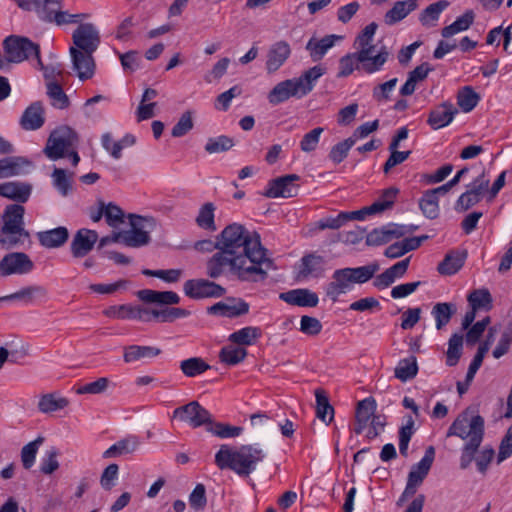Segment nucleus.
<instances>
[{"label":"nucleus","instance_id":"obj_1","mask_svg":"<svg viewBox=\"0 0 512 512\" xmlns=\"http://www.w3.org/2000/svg\"><path fill=\"white\" fill-rule=\"evenodd\" d=\"M220 251L206 263V274L212 279L221 277L226 269L241 281L258 282L275 270L274 261L267 256L257 233L248 231L243 225L232 223L218 234Z\"/></svg>","mask_w":512,"mask_h":512},{"label":"nucleus","instance_id":"obj_2","mask_svg":"<svg viewBox=\"0 0 512 512\" xmlns=\"http://www.w3.org/2000/svg\"><path fill=\"white\" fill-rule=\"evenodd\" d=\"M264 458V451L257 446L249 444L235 449L224 444L215 454V464L221 470L230 469L241 477H248Z\"/></svg>","mask_w":512,"mask_h":512},{"label":"nucleus","instance_id":"obj_3","mask_svg":"<svg viewBox=\"0 0 512 512\" xmlns=\"http://www.w3.org/2000/svg\"><path fill=\"white\" fill-rule=\"evenodd\" d=\"M78 144V134L71 127L63 125L50 133L43 152L52 161L68 157L72 165L77 166L80 161Z\"/></svg>","mask_w":512,"mask_h":512},{"label":"nucleus","instance_id":"obj_4","mask_svg":"<svg viewBox=\"0 0 512 512\" xmlns=\"http://www.w3.org/2000/svg\"><path fill=\"white\" fill-rule=\"evenodd\" d=\"M378 25L375 22L368 24L356 37L354 45L359 49V58L363 62L367 74H373L382 70V67L389 58L386 48H381L376 55H372L375 46L372 44L373 37Z\"/></svg>","mask_w":512,"mask_h":512},{"label":"nucleus","instance_id":"obj_5","mask_svg":"<svg viewBox=\"0 0 512 512\" xmlns=\"http://www.w3.org/2000/svg\"><path fill=\"white\" fill-rule=\"evenodd\" d=\"M4 54L9 63H20L34 56L38 65H42L39 45L26 37L11 35L3 41Z\"/></svg>","mask_w":512,"mask_h":512},{"label":"nucleus","instance_id":"obj_6","mask_svg":"<svg viewBox=\"0 0 512 512\" xmlns=\"http://www.w3.org/2000/svg\"><path fill=\"white\" fill-rule=\"evenodd\" d=\"M457 436L461 439L472 441L474 437H479L481 443L484 436V419L480 415L470 416L469 411L462 412L449 427L446 437Z\"/></svg>","mask_w":512,"mask_h":512},{"label":"nucleus","instance_id":"obj_7","mask_svg":"<svg viewBox=\"0 0 512 512\" xmlns=\"http://www.w3.org/2000/svg\"><path fill=\"white\" fill-rule=\"evenodd\" d=\"M130 230L122 231L123 244L128 247H141L150 242L149 232L154 227L153 218H146L131 214Z\"/></svg>","mask_w":512,"mask_h":512},{"label":"nucleus","instance_id":"obj_8","mask_svg":"<svg viewBox=\"0 0 512 512\" xmlns=\"http://www.w3.org/2000/svg\"><path fill=\"white\" fill-rule=\"evenodd\" d=\"M172 417L181 422L189 424L192 428L211 424L212 415L198 401H191L186 405L180 406L173 411Z\"/></svg>","mask_w":512,"mask_h":512},{"label":"nucleus","instance_id":"obj_9","mask_svg":"<svg viewBox=\"0 0 512 512\" xmlns=\"http://www.w3.org/2000/svg\"><path fill=\"white\" fill-rule=\"evenodd\" d=\"M34 269V263L30 257L23 252H11L0 260V275H24Z\"/></svg>","mask_w":512,"mask_h":512},{"label":"nucleus","instance_id":"obj_10","mask_svg":"<svg viewBox=\"0 0 512 512\" xmlns=\"http://www.w3.org/2000/svg\"><path fill=\"white\" fill-rule=\"evenodd\" d=\"M183 290L185 295L192 299L218 298L226 293L224 287L206 279L187 280L183 285Z\"/></svg>","mask_w":512,"mask_h":512},{"label":"nucleus","instance_id":"obj_11","mask_svg":"<svg viewBox=\"0 0 512 512\" xmlns=\"http://www.w3.org/2000/svg\"><path fill=\"white\" fill-rule=\"evenodd\" d=\"M73 46L76 50L96 52L100 45V34L92 23L80 24L72 34Z\"/></svg>","mask_w":512,"mask_h":512},{"label":"nucleus","instance_id":"obj_12","mask_svg":"<svg viewBox=\"0 0 512 512\" xmlns=\"http://www.w3.org/2000/svg\"><path fill=\"white\" fill-rule=\"evenodd\" d=\"M69 53L72 60V69L81 81L91 79L95 73V52L76 50L70 48Z\"/></svg>","mask_w":512,"mask_h":512},{"label":"nucleus","instance_id":"obj_13","mask_svg":"<svg viewBox=\"0 0 512 512\" xmlns=\"http://www.w3.org/2000/svg\"><path fill=\"white\" fill-rule=\"evenodd\" d=\"M353 281L349 274V267L337 269L333 272L331 281L325 288L326 296L332 301L336 302L339 296L346 294L353 288Z\"/></svg>","mask_w":512,"mask_h":512},{"label":"nucleus","instance_id":"obj_14","mask_svg":"<svg viewBox=\"0 0 512 512\" xmlns=\"http://www.w3.org/2000/svg\"><path fill=\"white\" fill-rule=\"evenodd\" d=\"M298 179L299 176L296 174H289L276 178L269 182L268 188L264 192V196L268 198L294 197L297 195L299 187L293 184V182Z\"/></svg>","mask_w":512,"mask_h":512},{"label":"nucleus","instance_id":"obj_15","mask_svg":"<svg viewBox=\"0 0 512 512\" xmlns=\"http://www.w3.org/2000/svg\"><path fill=\"white\" fill-rule=\"evenodd\" d=\"M98 241V233L86 228L79 229L70 243V251L74 258H83L94 248Z\"/></svg>","mask_w":512,"mask_h":512},{"label":"nucleus","instance_id":"obj_16","mask_svg":"<svg viewBox=\"0 0 512 512\" xmlns=\"http://www.w3.org/2000/svg\"><path fill=\"white\" fill-rule=\"evenodd\" d=\"M249 312V304L241 298H227L226 301L217 302L208 308V313L234 318Z\"/></svg>","mask_w":512,"mask_h":512},{"label":"nucleus","instance_id":"obj_17","mask_svg":"<svg viewBox=\"0 0 512 512\" xmlns=\"http://www.w3.org/2000/svg\"><path fill=\"white\" fill-rule=\"evenodd\" d=\"M303 98L294 78L277 83L268 93L267 99L271 105H278L290 98Z\"/></svg>","mask_w":512,"mask_h":512},{"label":"nucleus","instance_id":"obj_18","mask_svg":"<svg viewBox=\"0 0 512 512\" xmlns=\"http://www.w3.org/2000/svg\"><path fill=\"white\" fill-rule=\"evenodd\" d=\"M45 123V107L41 101L31 103L23 112L19 124L26 131L40 129Z\"/></svg>","mask_w":512,"mask_h":512},{"label":"nucleus","instance_id":"obj_19","mask_svg":"<svg viewBox=\"0 0 512 512\" xmlns=\"http://www.w3.org/2000/svg\"><path fill=\"white\" fill-rule=\"evenodd\" d=\"M458 113L457 108L450 102H443L429 113L427 123L432 129L438 130L448 126Z\"/></svg>","mask_w":512,"mask_h":512},{"label":"nucleus","instance_id":"obj_20","mask_svg":"<svg viewBox=\"0 0 512 512\" xmlns=\"http://www.w3.org/2000/svg\"><path fill=\"white\" fill-rule=\"evenodd\" d=\"M290 53V46L285 41H278L271 45L267 53V72L269 74L276 72L289 58Z\"/></svg>","mask_w":512,"mask_h":512},{"label":"nucleus","instance_id":"obj_21","mask_svg":"<svg viewBox=\"0 0 512 512\" xmlns=\"http://www.w3.org/2000/svg\"><path fill=\"white\" fill-rule=\"evenodd\" d=\"M376 407V401L372 397L365 398L357 403L355 413L356 423L354 427V432L356 434H361L368 426L369 422L375 415Z\"/></svg>","mask_w":512,"mask_h":512},{"label":"nucleus","instance_id":"obj_22","mask_svg":"<svg viewBox=\"0 0 512 512\" xmlns=\"http://www.w3.org/2000/svg\"><path fill=\"white\" fill-rule=\"evenodd\" d=\"M280 299L290 305L300 307H315L318 304L316 293L308 289H294L280 294Z\"/></svg>","mask_w":512,"mask_h":512},{"label":"nucleus","instance_id":"obj_23","mask_svg":"<svg viewBox=\"0 0 512 512\" xmlns=\"http://www.w3.org/2000/svg\"><path fill=\"white\" fill-rule=\"evenodd\" d=\"M17 5L27 11H34L38 17L45 20L54 9L61 7V0H15Z\"/></svg>","mask_w":512,"mask_h":512},{"label":"nucleus","instance_id":"obj_24","mask_svg":"<svg viewBox=\"0 0 512 512\" xmlns=\"http://www.w3.org/2000/svg\"><path fill=\"white\" fill-rule=\"evenodd\" d=\"M103 313L110 318L137 320H147L149 315L148 309L131 305L110 306Z\"/></svg>","mask_w":512,"mask_h":512},{"label":"nucleus","instance_id":"obj_25","mask_svg":"<svg viewBox=\"0 0 512 512\" xmlns=\"http://www.w3.org/2000/svg\"><path fill=\"white\" fill-rule=\"evenodd\" d=\"M36 236L41 246L50 249L58 248L67 242L69 231L66 227L59 226L51 230L40 231Z\"/></svg>","mask_w":512,"mask_h":512},{"label":"nucleus","instance_id":"obj_26","mask_svg":"<svg viewBox=\"0 0 512 512\" xmlns=\"http://www.w3.org/2000/svg\"><path fill=\"white\" fill-rule=\"evenodd\" d=\"M30 164V161L20 156L2 158L0 159V179L24 174Z\"/></svg>","mask_w":512,"mask_h":512},{"label":"nucleus","instance_id":"obj_27","mask_svg":"<svg viewBox=\"0 0 512 512\" xmlns=\"http://www.w3.org/2000/svg\"><path fill=\"white\" fill-rule=\"evenodd\" d=\"M466 258V250H452L448 252L443 261L439 263L437 270L442 275H453L463 267Z\"/></svg>","mask_w":512,"mask_h":512},{"label":"nucleus","instance_id":"obj_28","mask_svg":"<svg viewBox=\"0 0 512 512\" xmlns=\"http://www.w3.org/2000/svg\"><path fill=\"white\" fill-rule=\"evenodd\" d=\"M140 446V440L138 436L135 435H129L119 441H117L115 444L110 446L106 451L103 453V457L113 458L118 457L122 455H127L135 452Z\"/></svg>","mask_w":512,"mask_h":512},{"label":"nucleus","instance_id":"obj_29","mask_svg":"<svg viewBox=\"0 0 512 512\" xmlns=\"http://www.w3.org/2000/svg\"><path fill=\"white\" fill-rule=\"evenodd\" d=\"M25 209L21 205H10L7 207L4 214V224L1 229L13 233L16 231H26L23 227Z\"/></svg>","mask_w":512,"mask_h":512},{"label":"nucleus","instance_id":"obj_30","mask_svg":"<svg viewBox=\"0 0 512 512\" xmlns=\"http://www.w3.org/2000/svg\"><path fill=\"white\" fill-rule=\"evenodd\" d=\"M31 194V185L21 182L0 184V195L14 201L26 202Z\"/></svg>","mask_w":512,"mask_h":512},{"label":"nucleus","instance_id":"obj_31","mask_svg":"<svg viewBox=\"0 0 512 512\" xmlns=\"http://www.w3.org/2000/svg\"><path fill=\"white\" fill-rule=\"evenodd\" d=\"M418 7L417 0L397 1L393 7L386 12L384 21L387 25H393L404 19L410 12Z\"/></svg>","mask_w":512,"mask_h":512},{"label":"nucleus","instance_id":"obj_32","mask_svg":"<svg viewBox=\"0 0 512 512\" xmlns=\"http://www.w3.org/2000/svg\"><path fill=\"white\" fill-rule=\"evenodd\" d=\"M435 457V449L433 446H429L426 451L424 457L417 464L413 465L408 478L418 483L419 485L423 482L425 477L428 475L429 470L433 464Z\"/></svg>","mask_w":512,"mask_h":512},{"label":"nucleus","instance_id":"obj_33","mask_svg":"<svg viewBox=\"0 0 512 512\" xmlns=\"http://www.w3.org/2000/svg\"><path fill=\"white\" fill-rule=\"evenodd\" d=\"M324 73L325 69L317 65L306 70L299 77L294 78L303 97L313 90L317 80L323 76Z\"/></svg>","mask_w":512,"mask_h":512},{"label":"nucleus","instance_id":"obj_34","mask_svg":"<svg viewBox=\"0 0 512 512\" xmlns=\"http://www.w3.org/2000/svg\"><path fill=\"white\" fill-rule=\"evenodd\" d=\"M340 38L337 35H327L320 40L311 38L306 44V50L309 51L313 61H319L335 45L336 40Z\"/></svg>","mask_w":512,"mask_h":512},{"label":"nucleus","instance_id":"obj_35","mask_svg":"<svg viewBox=\"0 0 512 512\" xmlns=\"http://www.w3.org/2000/svg\"><path fill=\"white\" fill-rule=\"evenodd\" d=\"M73 177L74 172L69 173L62 168H54L51 174L52 184L61 196L66 197L72 193Z\"/></svg>","mask_w":512,"mask_h":512},{"label":"nucleus","instance_id":"obj_36","mask_svg":"<svg viewBox=\"0 0 512 512\" xmlns=\"http://www.w3.org/2000/svg\"><path fill=\"white\" fill-rule=\"evenodd\" d=\"M449 6L447 0H439L427 6L419 15L422 26L431 28L436 26L441 13Z\"/></svg>","mask_w":512,"mask_h":512},{"label":"nucleus","instance_id":"obj_37","mask_svg":"<svg viewBox=\"0 0 512 512\" xmlns=\"http://www.w3.org/2000/svg\"><path fill=\"white\" fill-rule=\"evenodd\" d=\"M47 296V290L43 286L40 285H32L22 288L21 290L12 293L10 295H6L5 299H9L10 301H21L24 304H31L36 299H42Z\"/></svg>","mask_w":512,"mask_h":512},{"label":"nucleus","instance_id":"obj_38","mask_svg":"<svg viewBox=\"0 0 512 512\" xmlns=\"http://www.w3.org/2000/svg\"><path fill=\"white\" fill-rule=\"evenodd\" d=\"M262 336V331L259 327L247 326L229 335L228 340L239 346H250Z\"/></svg>","mask_w":512,"mask_h":512},{"label":"nucleus","instance_id":"obj_39","mask_svg":"<svg viewBox=\"0 0 512 512\" xmlns=\"http://www.w3.org/2000/svg\"><path fill=\"white\" fill-rule=\"evenodd\" d=\"M216 206L212 202H206L199 208L195 218L196 225L206 231L214 232L217 230L215 223Z\"/></svg>","mask_w":512,"mask_h":512},{"label":"nucleus","instance_id":"obj_40","mask_svg":"<svg viewBox=\"0 0 512 512\" xmlns=\"http://www.w3.org/2000/svg\"><path fill=\"white\" fill-rule=\"evenodd\" d=\"M161 350L151 346L130 345L124 348L123 358L126 363H133L144 358L158 356Z\"/></svg>","mask_w":512,"mask_h":512},{"label":"nucleus","instance_id":"obj_41","mask_svg":"<svg viewBox=\"0 0 512 512\" xmlns=\"http://www.w3.org/2000/svg\"><path fill=\"white\" fill-rule=\"evenodd\" d=\"M46 88L47 96L54 108L66 109L70 106L69 98L58 81L46 82Z\"/></svg>","mask_w":512,"mask_h":512},{"label":"nucleus","instance_id":"obj_42","mask_svg":"<svg viewBox=\"0 0 512 512\" xmlns=\"http://www.w3.org/2000/svg\"><path fill=\"white\" fill-rule=\"evenodd\" d=\"M475 19V13L473 10H466L463 15L458 17L452 24L445 26L441 35L444 38H449L454 34L465 31L473 24Z\"/></svg>","mask_w":512,"mask_h":512},{"label":"nucleus","instance_id":"obj_43","mask_svg":"<svg viewBox=\"0 0 512 512\" xmlns=\"http://www.w3.org/2000/svg\"><path fill=\"white\" fill-rule=\"evenodd\" d=\"M418 372V365L415 356L402 359L398 362L394 370V375L402 382L413 379Z\"/></svg>","mask_w":512,"mask_h":512},{"label":"nucleus","instance_id":"obj_44","mask_svg":"<svg viewBox=\"0 0 512 512\" xmlns=\"http://www.w3.org/2000/svg\"><path fill=\"white\" fill-rule=\"evenodd\" d=\"M316 415L326 424H329L334 417V408L330 405L328 397L321 389L315 391Z\"/></svg>","mask_w":512,"mask_h":512},{"label":"nucleus","instance_id":"obj_45","mask_svg":"<svg viewBox=\"0 0 512 512\" xmlns=\"http://www.w3.org/2000/svg\"><path fill=\"white\" fill-rule=\"evenodd\" d=\"M358 54L359 50L355 53L347 54L340 59L338 77H347L352 74L354 70H362L367 73Z\"/></svg>","mask_w":512,"mask_h":512},{"label":"nucleus","instance_id":"obj_46","mask_svg":"<svg viewBox=\"0 0 512 512\" xmlns=\"http://www.w3.org/2000/svg\"><path fill=\"white\" fill-rule=\"evenodd\" d=\"M398 194L399 189L396 187H389L387 189L382 190L378 199L371 204V210L374 211L376 214H379L391 209L395 203Z\"/></svg>","mask_w":512,"mask_h":512},{"label":"nucleus","instance_id":"obj_47","mask_svg":"<svg viewBox=\"0 0 512 512\" xmlns=\"http://www.w3.org/2000/svg\"><path fill=\"white\" fill-rule=\"evenodd\" d=\"M479 101V94L471 86H464L457 93V105L463 112L472 111Z\"/></svg>","mask_w":512,"mask_h":512},{"label":"nucleus","instance_id":"obj_48","mask_svg":"<svg viewBox=\"0 0 512 512\" xmlns=\"http://www.w3.org/2000/svg\"><path fill=\"white\" fill-rule=\"evenodd\" d=\"M210 369V365L200 357H191L180 362V370L187 377H196Z\"/></svg>","mask_w":512,"mask_h":512},{"label":"nucleus","instance_id":"obj_49","mask_svg":"<svg viewBox=\"0 0 512 512\" xmlns=\"http://www.w3.org/2000/svg\"><path fill=\"white\" fill-rule=\"evenodd\" d=\"M456 312V306L452 303H437L432 309V314L435 318L436 328L441 330L446 326L453 314Z\"/></svg>","mask_w":512,"mask_h":512},{"label":"nucleus","instance_id":"obj_50","mask_svg":"<svg viewBox=\"0 0 512 512\" xmlns=\"http://www.w3.org/2000/svg\"><path fill=\"white\" fill-rule=\"evenodd\" d=\"M379 269V264L372 262L365 266L349 268V274L354 284H363L372 279Z\"/></svg>","mask_w":512,"mask_h":512},{"label":"nucleus","instance_id":"obj_51","mask_svg":"<svg viewBox=\"0 0 512 512\" xmlns=\"http://www.w3.org/2000/svg\"><path fill=\"white\" fill-rule=\"evenodd\" d=\"M69 404L65 397L56 398L54 394L49 393L43 395L38 402V409L42 413H51L64 409Z\"/></svg>","mask_w":512,"mask_h":512},{"label":"nucleus","instance_id":"obj_52","mask_svg":"<svg viewBox=\"0 0 512 512\" xmlns=\"http://www.w3.org/2000/svg\"><path fill=\"white\" fill-rule=\"evenodd\" d=\"M247 356V350L242 347L225 346L219 352L222 363L233 366L242 362Z\"/></svg>","mask_w":512,"mask_h":512},{"label":"nucleus","instance_id":"obj_53","mask_svg":"<svg viewBox=\"0 0 512 512\" xmlns=\"http://www.w3.org/2000/svg\"><path fill=\"white\" fill-rule=\"evenodd\" d=\"M207 431L219 438H235L241 435L243 429L239 426H231L226 423L214 422L207 427Z\"/></svg>","mask_w":512,"mask_h":512},{"label":"nucleus","instance_id":"obj_54","mask_svg":"<svg viewBox=\"0 0 512 512\" xmlns=\"http://www.w3.org/2000/svg\"><path fill=\"white\" fill-rule=\"evenodd\" d=\"M419 207L423 215L429 219H436L439 216L438 198L428 190L419 200Z\"/></svg>","mask_w":512,"mask_h":512},{"label":"nucleus","instance_id":"obj_55","mask_svg":"<svg viewBox=\"0 0 512 512\" xmlns=\"http://www.w3.org/2000/svg\"><path fill=\"white\" fill-rule=\"evenodd\" d=\"M463 346V336L453 334L448 342V350L446 352V364L450 367L455 366L461 355Z\"/></svg>","mask_w":512,"mask_h":512},{"label":"nucleus","instance_id":"obj_56","mask_svg":"<svg viewBox=\"0 0 512 512\" xmlns=\"http://www.w3.org/2000/svg\"><path fill=\"white\" fill-rule=\"evenodd\" d=\"M30 237L28 231L7 232L0 230V244L6 249H12L22 245Z\"/></svg>","mask_w":512,"mask_h":512},{"label":"nucleus","instance_id":"obj_57","mask_svg":"<svg viewBox=\"0 0 512 512\" xmlns=\"http://www.w3.org/2000/svg\"><path fill=\"white\" fill-rule=\"evenodd\" d=\"M234 146V140L226 135L209 138L205 144V151L215 154L230 150Z\"/></svg>","mask_w":512,"mask_h":512},{"label":"nucleus","instance_id":"obj_58","mask_svg":"<svg viewBox=\"0 0 512 512\" xmlns=\"http://www.w3.org/2000/svg\"><path fill=\"white\" fill-rule=\"evenodd\" d=\"M44 438L38 437L34 441L26 444L21 450V461L25 469H30L35 462L36 454Z\"/></svg>","mask_w":512,"mask_h":512},{"label":"nucleus","instance_id":"obj_59","mask_svg":"<svg viewBox=\"0 0 512 512\" xmlns=\"http://www.w3.org/2000/svg\"><path fill=\"white\" fill-rule=\"evenodd\" d=\"M86 14H70L68 11L60 10V7L54 9L49 17H46L44 21L50 23H56L57 25L72 24L79 22L82 18H86Z\"/></svg>","mask_w":512,"mask_h":512},{"label":"nucleus","instance_id":"obj_60","mask_svg":"<svg viewBox=\"0 0 512 512\" xmlns=\"http://www.w3.org/2000/svg\"><path fill=\"white\" fill-rule=\"evenodd\" d=\"M398 79L392 78L373 88L372 97L378 103H384L391 99V94L397 85Z\"/></svg>","mask_w":512,"mask_h":512},{"label":"nucleus","instance_id":"obj_61","mask_svg":"<svg viewBox=\"0 0 512 512\" xmlns=\"http://www.w3.org/2000/svg\"><path fill=\"white\" fill-rule=\"evenodd\" d=\"M323 263V257L314 255V254H308L305 255L301 259V269L299 271V278H307L309 275L313 274L318 267Z\"/></svg>","mask_w":512,"mask_h":512},{"label":"nucleus","instance_id":"obj_62","mask_svg":"<svg viewBox=\"0 0 512 512\" xmlns=\"http://www.w3.org/2000/svg\"><path fill=\"white\" fill-rule=\"evenodd\" d=\"M193 112L188 110L185 111L178 122L174 125L171 130V135L175 138L186 135L190 130L193 129L194 123L192 119Z\"/></svg>","mask_w":512,"mask_h":512},{"label":"nucleus","instance_id":"obj_63","mask_svg":"<svg viewBox=\"0 0 512 512\" xmlns=\"http://www.w3.org/2000/svg\"><path fill=\"white\" fill-rule=\"evenodd\" d=\"M392 233L388 225L372 230L366 237V244L369 246H378L392 240Z\"/></svg>","mask_w":512,"mask_h":512},{"label":"nucleus","instance_id":"obj_64","mask_svg":"<svg viewBox=\"0 0 512 512\" xmlns=\"http://www.w3.org/2000/svg\"><path fill=\"white\" fill-rule=\"evenodd\" d=\"M354 144V139H351L350 137L337 143L329 152L330 160L335 164H339L347 157L349 150Z\"/></svg>","mask_w":512,"mask_h":512}]
</instances>
